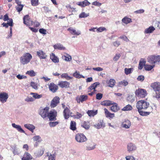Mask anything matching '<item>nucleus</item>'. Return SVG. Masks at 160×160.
I'll list each match as a JSON object with an SVG mask.
<instances>
[{"label": "nucleus", "instance_id": "obj_1", "mask_svg": "<svg viewBox=\"0 0 160 160\" xmlns=\"http://www.w3.org/2000/svg\"><path fill=\"white\" fill-rule=\"evenodd\" d=\"M136 107L140 115L142 116L148 115L153 111L152 107L149 106V103L144 100L138 102Z\"/></svg>", "mask_w": 160, "mask_h": 160}, {"label": "nucleus", "instance_id": "obj_2", "mask_svg": "<svg viewBox=\"0 0 160 160\" xmlns=\"http://www.w3.org/2000/svg\"><path fill=\"white\" fill-rule=\"evenodd\" d=\"M32 58L31 54L29 53H26L20 58V62L21 64L25 65L28 63Z\"/></svg>", "mask_w": 160, "mask_h": 160}, {"label": "nucleus", "instance_id": "obj_3", "mask_svg": "<svg viewBox=\"0 0 160 160\" xmlns=\"http://www.w3.org/2000/svg\"><path fill=\"white\" fill-rule=\"evenodd\" d=\"M147 61L151 64L155 65V63H160V55L149 56L147 58Z\"/></svg>", "mask_w": 160, "mask_h": 160}, {"label": "nucleus", "instance_id": "obj_4", "mask_svg": "<svg viewBox=\"0 0 160 160\" xmlns=\"http://www.w3.org/2000/svg\"><path fill=\"white\" fill-rule=\"evenodd\" d=\"M135 93L136 97L140 98H144L147 95L146 90L142 88H138L136 90Z\"/></svg>", "mask_w": 160, "mask_h": 160}, {"label": "nucleus", "instance_id": "obj_5", "mask_svg": "<svg viewBox=\"0 0 160 160\" xmlns=\"http://www.w3.org/2000/svg\"><path fill=\"white\" fill-rule=\"evenodd\" d=\"M49 108L46 107L44 108L40 109L39 111V114L41 117L44 119L47 117L49 113Z\"/></svg>", "mask_w": 160, "mask_h": 160}, {"label": "nucleus", "instance_id": "obj_6", "mask_svg": "<svg viewBox=\"0 0 160 160\" xmlns=\"http://www.w3.org/2000/svg\"><path fill=\"white\" fill-rule=\"evenodd\" d=\"M76 140L79 142H83L86 141L87 139L83 133H77L75 137Z\"/></svg>", "mask_w": 160, "mask_h": 160}, {"label": "nucleus", "instance_id": "obj_7", "mask_svg": "<svg viewBox=\"0 0 160 160\" xmlns=\"http://www.w3.org/2000/svg\"><path fill=\"white\" fill-rule=\"evenodd\" d=\"M57 115V112L55 109H53L49 112L47 117L50 121H55L56 120V117Z\"/></svg>", "mask_w": 160, "mask_h": 160}, {"label": "nucleus", "instance_id": "obj_8", "mask_svg": "<svg viewBox=\"0 0 160 160\" xmlns=\"http://www.w3.org/2000/svg\"><path fill=\"white\" fill-rule=\"evenodd\" d=\"M60 98L58 96L55 97L51 101L50 106L51 108L56 107L60 102Z\"/></svg>", "mask_w": 160, "mask_h": 160}, {"label": "nucleus", "instance_id": "obj_9", "mask_svg": "<svg viewBox=\"0 0 160 160\" xmlns=\"http://www.w3.org/2000/svg\"><path fill=\"white\" fill-rule=\"evenodd\" d=\"M70 83L66 81H60L58 82V85L62 88H67L70 87Z\"/></svg>", "mask_w": 160, "mask_h": 160}, {"label": "nucleus", "instance_id": "obj_10", "mask_svg": "<svg viewBox=\"0 0 160 160\" xmlns=\"http://www.w3.org/2000/svg\"><path fill=\"white\" fill-rule=\"evenodd\" d=\"M88 99V96L86 95H80L78 96L76 98V100L77 102L80 103L81 102H83L86 101Z\"/></svg>", "mask_w": 160, "mask_h": 160}, {"label": "nucleus", "instance_id": "obj_11", "mask_svg": "<svg viewBox=\"0 0 160 160\" xmlns=\"http://www.w3.org/2000/svg\"><path fill=\"white\" fill-rule=\"evenodd\" d=\"M8 97V95L7 93L3 92L0 94V101L3 103L6 102Z\"/></svg>", "mask_w": 160, "mask_h": 160}, {"label": "nucleus", "instance_id": "obj_12", "mask_svg": "<svg viewBox=\"0 0 160 160\" xmlns=\"http://www.w3.org/2000/svg\"><path fill=\"white\" fill-rule=\"evenodd\" d=\"M48 88L49 90L53 93L56 92L58 88V86L53 82L48 85Z\"/></svg>", "mask_w": 160, "mask_h": 160}, {"label": "nucleus", "instance_id": "obj_13", "mask_svg": "<svg viewBox=\"0 0 160 160\" xmlns=\"http://www.w3.org/2000/svg\"><path fill=\"white\" fill-rule=\"evenodd\" d=\"M2 25L3 27H5L6 28H8V26L12 27L13 26V21L12 19H10L9 20V21L7 23L3 22L2 24ZM10 35L11 36L12 35V28L10 27Z\"/></svg>", "mask_w": 160, "mask_h": 160}, {"label": "nucleus", "instance_id": "obj_14", "mask_svg": "<svg viewBox=\"0 0 160 160\" xmlns=\"http://www.w3.org/2000/svg\"><path fill=\"white\" fill-rule=\"evenodd\" d=\"M23 23L27 26H29L30 25H32V21L30 20L29 16L27 15L25 16L23 18Z\"/></svg>", "mask_w": 160, "mask_h": 160}, {"label": "nucleus", "instance_id": "obj_15", "mask_svg": "<svg viewBox=\"0 0 160 160\" xmlns=\"http://www.w3.org/2000/svg\"><path fill=\"white\" fill-rule=\"evenodd\" d=\"M112 106L110 107V110L114 112H116L120 110V108L118 106V104L113 102V103Z\"/></svg>", "mask_w": 160, "mask_h": 160}, {"label": "nucleus", "instance_id": "obj_16", "mask_svg": "<svg viewBox=\"0 0 160 160\" xmlns=\"http://www.w3.org/2000/svg\"><path fill=\"white\" fill-rule=\"evenodd\" d=\"M105 123L103 120H99L94 125L95 128L97 129H100L105 126Z\"/></svg>", "mask_w": 160, "mask_h": 160}, {"label": "nucleus", "instance_id": "obj_17", "mask_svg": "<svg viewBox=\"0 0 160 160\" xmlns=\"http://www.w3.org/2000/svg\"><path fill=\"white\" fill-rule=\"evenodd\" d=\"M151 87L153 88L155 92L160 90V82H155L152 83L151 85Z\"/></svg>", "mask_w": 160, "mask_h": 160}, {"label": "nucleus", "instance_id": "obj_18", "mask_svg": "<svg viewBox=\"0 0 160 160\" xmlns=\"http://www.w3.org/2000/svg\"><path fill=\"white\" fill-rule=\"evenodd\" d=\"M105 117L109 119H112L115 117V114L111 113L106 108L104 109Z\"/></svg>", "mask_w": 160, "mask_h": 160}, {"label": "nucleus", "instance_id": "obj_19", "mask_svg": "<svg viewBox=\"0 0 160 160\" xmlns=\"http://www.w3.org/2000/svg\"><path fill=\"white\" fill-rule=\"evenodd\" d=\"M70 110L67 107L65 108L63 111V115L66 119H68L70 117Z\"/></svg>", "mask_w": 160, "mask_h": 160}, {"label": "nucleus", "instance_id": "obj_20", "mask_svg": "<svg viewBox=\"0 0 160 160\" xmlns=\"http://www.w3.org/2000/svg\"><path fill=\"white\" fill-rule=\"evenodd\" d=\"M37 54L40 59H46L47 57V55L46 53L43 51L39 50L37 52Z\"/></svg>", "mask_w": 160, "mask_h": 160}, {"label": "nucleus", "instance_id": "obj_21", "mask_svg": "<svg viewBox=\"0 0 160 160\" xmlns=\"http://www.w3.org/2000/svg\"><path fill=\"white\" fill-rule=\"evenodd\" d=\"M67 30L72 35H79L81 34V32L80 31H77L73 29L72 27L69 28Z\"/></svg>", "mask_w": 160, "mask_h": 160}, {"label": "nucleus", "instance_id": "obj_22", "mask_svg": "<svg viewBox=\"0 0 160 160\" xmlns=\"http://www.w3.org/2000/svg\"><path fill=\"white\" fill-rule=\"evenodd\" d=\"M99 84L100 83L99 82H96L91 84L88 88V92H91V90H93L95 92L96 91V88L98 85H99Z\"/></svg>", "mask_w": 160, "mask_h": 160}, {"label": "nucleus", "instance_id": "obj_23", "mask_svg": "<svg viewBox=\"0 0 160 160\" xmlns=\"http://www.w3.org/2000/svg\"><path fill=\"white\" fill-rule=\"evenodd\" d=\"M98 111L97 110H88L87 113L90 117H94L98 113Z\"/></svg>", "mask_w": 160, "mask_h": 160}, {"label": "nucleus", "instance_id": "obj_24", "mask_svg": "<svg viewBox=\"0 0 160 160\" xmlns=\"http://www.w3.org/2000/svg\"><path fill=\"white\" fill-rule=\"evenodd\" d=\"M32 158V156L28 152H25L23 157L22 158V160H30Z\"/></svg>", "mask_w": 160, "mask_h": 160}, {"label": "nucleus", "instance_id": "obj_25", "mask_svg": "<svg viewBox=\"0 0 160 160\" xmlns=\"http://www.w3.org/2000/svg\"><path fill=\"white\" fill-rule=\"evenodd\" d=\"M113 103V102L109 100H105L101 102V104L104 106H110Z\"/></svg>", "mask_w": 160, "mask_h": 160}, {"label": "nucleus", "instance_id": "obj_26", "mask_svg": "<svg viewBox=\"0 0 160 160\" xmlns=\"http://www.w3.org/2000/svg\"><path fill=\"white\" fill-rule=\"evenodd\" d=\"M127 149L128 151L130 152L135 150L136 149V147L132 143H130L128 145Z\"/></svg>", "mask_w": 160, "mask_h": 160}, {"label": "nucleus", "instance_id": "obj_27", "mask_svg": "<svg viewBox=\"0 0 160 160\" xmlns=\"http://www.w3.org/2000/svg\"><path fill=\"white\" fill-rule=\"evenodd\" d=\"M146 62V60L144 59L141 58L139 62L138 69L139 70L142 69L143 66H145L146 65H145Z\"/></svg>", "mask_w": 160, "mask_h": 160}, {"label": "nucleus", "instance_id": "obj_28", "mask_svg": "<svg viewBox=\"0 0 160 160\" xmlns=\"http://www.w3.org/2000/svg\"><path fill=\"white\" fill-rule=\"evenodd\" d=\"M131 122L128 120H125L122 124V127L126 128H129L131 126Z\"/></svg>", "mask_w": 160, "mask_h": 160}, {"label": "nucleus", "instance_id": "obj_29", "mask_svg": "<svg viewBox=\"0 0 160 160\" xmlns=\"http://www.w3.org/2000/svg\"><path fill=\"white\" fill-rule=\"evenodd\" d=\"M90 4V3L87 0H85L82 2H79L78 5L82 7H84L87 6L89 5Z\"/></svg>", "mask_w": 160, "mask_h": 160}, {"label": "nucleus", "instance_id": "obj_30", "mask_svg": "<svg viewBox=\"0 0 160 160\" xmlns=\"http://www.w3.org/2000/svg\"><path fill=\"white\" fill-rule=\"evenodd\" d=\"M81 126L86 130L88 129L90 127V123L88 121H84L81 124Z\"/></svg>", "mask_w": 160, "mask_h": 160}, {"label": "nucleus", "instance_id": "obj_31", "mask_svg": "<svg viewBox=\"0 0 160 160\" xmlns=\"http://www.w3.org/2000/svg\"><path fill=\"white\" fill-rule=\"evenodd\" d=\"M53 48L55 49H58L60 50H64L65 49V47L60 43H57L54 45Z\"/></svg>", "mask_w": 160, "mask_h": 160}, {"label": "nucleus", "instance_id": "obj_32", "mask_svg": "<svg viewBox=\"0 0 160 160\" xmlns=\"http://www.w3.org/2000/svg\"><path fill=\"white\" fill-rule=\"evenodd\" d=\"M12 126L13 128H16L18 132H25L24 131L20 125H16L15 123H13L12 124Z\"/></svg>", "mask_w": 160, "mask_h": 160}, {"label": "nucleus", "instance_id": "obj_33", "mask_svg": "<svg viewBox=\"0 0 160 160\" xmlns=\"http://www.w3.org/2000/svg\"><path fill=\"white\" fill-rule=\"evenodd\" d=\"M70 128L72 131H75L77 129L76 123L75 121H71L70 123Z\"/></svg>", "mask_w": 160, "mask_h": 160}, {"label": "nucleus", "instance_id": "obj_34", "mask_svg": "<svg viewBox=\"0 0 160 160\" xmlns=\"http://www.w3.org/2000/svg\"><path fill=\"white\" fill-rule=\"evenodd\" d=\"M96 145L92 142L89 143L86 147V149L88 150H91L95 148Z\"/></svg>", "mask_w": 160, "mask_h": 160}, {"label": "nucleus", "instance_id": "obj_35", "mask_svg": "<svg viewBox=\"0 0 160 160\" xmlns=\"http://www.w3.org/2000/svg\"><path fill=\"white\" fill-rule=\"evenodd\" d=\"M155 30V28L153 27L150 26L145 30L144 33L145 34L150 33L152 32Z\"/></svg>", "mask_w": 160, "mask_h": 160}, {"label": "nucleus", "instance_id": "obj_36", "mask_svg": "<svg viewBox=\"0 0 160 160\" xmlns=\"http://www.w3.org/2000/svg\"><path fill=\"white\" fill-rule=\"evenodd\" d=\"M25 128L30 130L33 132V130L35 129V127L33 125L30 124H25L24 125Z\"/></svg>", "mask_w": 160, "mask_h": 160}, {"label": "nucleus", "instance_id": "obj_37", "mask_svg": "<svg viewBox=\"0 0 160 160\" xmlns=\"http://www.w3.org/2000/svg\"><path fill=\"white\" fill-rule=\"evenodd\" d=\"M108 86L110 87H113L116 83V81L113 79H110L108 82H107Z\"/></svg>", "mask_w": 160, "mask_h": 160}, {"label": "nucleus", "instance_id": "obj_38", "mask_svg": "<svg viewBox=\"0 0 160 160\" xmlns=\"http://www.w3.org/2000/svg\"><path fill=\"white\" fill-rule=\"evenodd\" d=\"M122 22L125 24H128L132 22V19L127 17H124L122 20Z\"/></svg>", "mask_w": 160, "mask_h": 160}, {"label": "nucleus", "instance_id": "obj_39", "mask_svg": "<svg viewBox=\"0 0 160 160\" xmlns=\"http://www.w3.org/2000/svg\"><path fill=\"white\" fill-rule=\"evenodd\" d=\"M50 58L52 59V61L54 62H59V59L58 58L55 56V55L52 53L50 55Z\"/></svg>", "mask_w": 160, "mask_h": 160}, {"label": "nucleus", "instance_id": "obj_40", "mask_svg": "<svg viewBox=\"0 0 160 160\" xmlns=\"http://www.w3.org/2000/svg\"><path fill=\"white\" fill-rule=\"evenodd\" d=\"M61 77L62 78H65L67 80H69L72 79V77H70L68 75L67 73H63L61 75Z\"/></svg>", "mask_w": 160, "mask_h": 160}, {"label": "nucleus", "instance_id": "obj_41", "mask_svg": "<svg viewBox=\"0 0 160 160\" xmlns=\"http://www.w3.org/2000/svg\"><path fill=\"white\" fill-rule=\"evenodd\" d=\"M83 115V114H82L81 113H80L78 112H76V115H73L71 116L75 119H79L81 118Z\"/></svg>", "mask_w": 160, "mask_h": 160}, {"label": "nucleus", "instance_id": "obj_42", "mask_svg": "<svg viewBox=\"0 0 160 160\" xmlns=\"http://www.w3.org/2000/svg\"><path fill=\"white\" fill-rule=\"evenodd\" d=\"M30 94L32 95V97L35 99H39L42 97V95L41 94H38L37 93L31 92Z\"/></svg>", "mask_w": 160, "mask_h": 160}, {"label": "nucleus", "instance_id": "obj_43", "mask_svg": "<svg viewBox=\"0 0 160 160\" xmlns=\"http://www.w3.org/2000/svg\"><path fill=\"white\" fill-rule=\"evenodd\" d=\"M132 107L130 104H128L126 106L123 107L122 109V110L123 111H127L131 110L132 109Z\"/></svg>", "mask_w": 160, "mask_h": 160}, {"label": "nucleus", "instance_id": "obj_44", "mask_svg": "<svg viewBox=\"0 0 160 160\" xmlns=\"http://www.w3.org/2000/svg\"><path fill=\"white\" fill-rule=\"evenodd\" d=\"M152 65H146L145 66L144 68L146 70L150 71L152 70L154 67L155 65L152 64Z\"/></svg>", "mask_w": 160, "mask_h": 160}, {"label": "nucleus", "instance_id": "obj_45", "mask_svg": "<svg viewBox=\"0 0 160 160\" xmlns=\"http://www.w3.org/2000/svg\"><path fill=\"white\" fill-rule=\"evenodd\" d=\"M73 77L78 78H84L83 76L80 75L79 72H77V71H76L73 74Z\"/></svg>", "mask_w": 160, "mask_h": 160}, {"label": "nucleus", "instance_id": "obj_46", "mask_svg": "<svg viewBox=\"0 0 160 160\" xmlns=\"http://www.w3.org/2000/svg\"><path fill=\"white\" fill-rule=\"evenodd\" d=\"M127 99L130 102H132L135 100V97L133 95H129L127 97Z\"/></svg>", "mask_w": 160, "mask_h": 160}, {"label": "nucleus", "instance_id": "obj_47", "mask_svg": "<svg viewBox=\"0 0 160 160\" xmlns=\"http://www.w3.org/2000/svg\"><path fill=\"white\" fill-rule=\"evenodd\" d=\"M26 74H28L30 77H34L36 75V73L33 70L27 71Z\"/></svg>", "mask_w": 160, "mask_h": 160}, {"label": "nucleus", "instance_id": "obj_48", "mask_svg": "<svg viewBox=\"0 0 160 160\" xmlns=\"http://www.w3.org/2000/svg\"><path fill=\"white\" fill-rule=\"evenodd\" d=\"M128 84V82L127 81L124 80L119 82L118 83L119 85L120 86H127Z\"/></svg>", "mask_w": 160, "mask_h": 160}, {"label": "nucleus", "instance_id": "obj_49", "mask_svg": "<svg viewBox=\"0 0 160 160\" xmlns=\"http://www.w3.org/2000/svg\"><path fill=\"white\" fill-rule=\"evenodd\" d=\"M62 58L63 59L67 61H70L72 59L71 56L68 55H67L66 56H62Z\"/></svg>", "mask_w": 160, "mask_h": 160}, {"label": "nucleus", "instance_id": "obj_50", "mask_svg": "<svg viewBox=\"0 0 160 160\" xmlns=\"http://www.w3.org/2000/svg\"><path fill=\"white\" fill-rule=\"evenodd\" d=\"M44 149L42 148L38 151L37 153V156L38 157L41 156L44 153Z\"/></svg>", "mask_w": 160, "mask_h": 160}, {"label": "nucleus", "instance_id": "obj_51", "mask_svg": "<svg viewBox=\"0 0 160 160\" xmlns=\"http://www.w3.org/2000/svg\"><path fill=\"white\" fill-rule=\"evenodd\" d=\"M133 70V68H126L124 69L125 73L126 75H128L132 73V70Z\"/></svg>", "mask_w": 160, "mask_h": 160}, {"label": "nucleus", "instance_id": "obj_52", "mask_svg": "<svg viewBox=\"0 0 160 160\" xmlns=\"http://www.w3.org/2000/svg\"><path fill=\"white\" fill-rule=\"evenodd\" d=\"M23 7V5H17L16 7V9L18 12H20L22 10Z\"/></svg>", "mask_w": 160, "mask_h": 160}, {"label": "nucleus", "instance_id": "obj_53", "mask_svg": "<svg viewBox=\"0 0 160 160\" xmlns=\"http://www.w3.org/2000/svg\"><path fill=\"white\" fill-rule=\"evenodd\" d=\"M30 86L34 89L37 90L38 89V86L37 83L33 82H30Z\"/></svg>", "mask_w": 160, "mask_h": 160}, {"label": "nucleus", "instance_id": "obj_54", "mask_svg": "<svg viewBox=\"0 0 160 160\" xmlns=\"http://www.w3.org/2000/svg\"><path fill=\"white\" fill-rule=\"evenodd\" d=\"M47 156L48 157V160H55V155L54 154H50L49 155L48 152H47Z\"/></svg>", "mask_w": 160, "mask_h": 160}, {"label": "nucleus", "instance_id": "obj_55", "mask_svg": "<svg viewBox=\"0 0 160 160\" xmlns=\"http://www.w3.org/2000/svg\"><path fill=\"white\" fill-rule=\"evenodd\" d=\"M31 3L33 6H37L39 4L38 0H31Z\"/></svg>", "mask_w": 160, "mask_h": 160}, {"label": "nucleus", "instance_id": "obj_56", "mask_svg": "<svg viewBox=\"0 0 160 160\" xmlns=\"http://www.w3.org/2000/svg\"><path fill=\"white\" fill-rule=\"evenodd\" d=\"M106 28L104 27H100L97 29V31L98 32H102L104 31H106Z\"/></svg>", "mask_w": 160, "mask_h": 160}, {"label": "nucleus", "instance_id": "obj_57", "mask_svg": "<svg viewBox=\"0 0 160 160\" xmlns=\"http://www.w3.org/2000/svg\"><path fill=\"white\" fill-rule=\"evenodd\" d=\"M41 137L39 136H34L33 139L34 141L37 142H40Z\"/></svg>", "mask_w": 160, "mask_h": 160}, {"label": "nucleus", "instance_id": "obj_58", "mask_svg": "<svg viewBox=\"0 0 160 160\" xmlns=\"http://www.w3.org/2000/svg\"><path fill=\"white\" fill-rule=\"evenodd\" d=\"M58 122H49V125L51 127H54L58 124Z\"/></svg>", "mask_w": 160, "mask_h": 160}, {"label": "nucleus", "instance_id": "obj_59", "mask_svg": "<svg viewBox=\"0 0 160 160\" xmlns=\"http://www.w3.org/2000/svg\"><path fill=\"white\" fill-rule=\"evenodd\" d=\"M103 97V94L100 93H98L96 95V98L98 100H101Z\"/></svg>", "mask_w": 160, "mask_h": 160}, {"label": "nucleus", "instance_id": "obj_60", "mask_svg": "<svg viewBox=\"0 0 160 160\" xmlns=\"http://www.w3.org/2000/svg\"><path fill=\"white\" fill-rule=\"evenodd\" d=\"M88 14H86L85 12H82L79 15L80 18H84L88 16Z\"/></svg>", "mask_w": 160, "mask_h": 160}, {"label": "nucleus", "instance_id": "obj_61", "mask_svg": "<svg viewBox=\"0 0 160 160\" xmlns=\"http://www.w3.org/2000/svg\"><path fill=\"white\" fill-rule=\"evenodd\" d=\"M39 31L41 34L44 35L46 34L47 30L44 29L42 28H40L39 30Z\"/></svg>", "mask_w": 160, "mask_h": 160}, {"label": "nucleus", "instance_id": "obj_62", "mask_svg": "<svg viewBox=\"0 0 160 160\" xmlns=\"http://www.w3.org/2000/svg\"><path fill=\"white\" fill-rule=\"evenodd\" d=\"M25 101L27 102H33L34 101V99L32 97H27L25 99Z\"/></svg>", "mask_w": 160, "mask_h": 160}, {"label": "nucleus", "instance_id": "obj_63", "mask_svg": "<svg viewBox=\"0 0 160 160\" xmlns=\"http://www.w3.org/2000/svg\"><path fill=\"white\" fill-rule=\"evenodd\" d=\"M120 55L119 54H116L113 58V60L116 61H117L120 58Z\"/></svg>", "mask_w": 160, "mask_h": 160}, {"label": "nucleus", "instance_id": "obj_64", "mask_svg": "<svg viewBox=\"0 0 160 160\" xmlns=\"http://www.w3.org/2000/svg\"><path fill=\"white\" fill-rule=\"evenodd\" d=\"M126 158V160H135L134 158L132 156H127Z\"/></svg>", "mask_w": 160, "mask_h": 160}]
</instances>
